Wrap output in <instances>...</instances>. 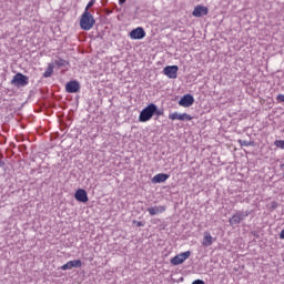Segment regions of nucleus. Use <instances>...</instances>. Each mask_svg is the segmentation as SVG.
Instances as JSON below:
<instances>
[{
	"label": "nucleus",
	"mask_w": 284,
	"mask_h": 284,
	"mask_svg": "<svg viewBox=\"0 0 284 284\" xmlns=\"http://www.w3.org/2000/svg\"><path fill=\"white\" fill-rule=\"evenodd\" d=\"M61 270H63V271L72 270V264H71V262L69 261L68 263L63 264V265L61 266Z\"/></svg>",
	"instance_id": "5701e85b"
},
{
	"label": "nucleus",
	"mask_w": 284,
	"mask_h": 284,
	"mask_svg": "<svg viewBox=\"0 0 284 284\" xmlns=\"http://www.w3.org/2000/svg\"><path fill=\"white\" fill-rule=\"evenodd\" d=\"M71 263V268L72 267H81L82 263L81 260H73V261H69Z\"/></svg>",
	"instance_id": "f3484780"
},
{
	"label": "nucleus",
	"mask_w": 284,
	"mask_h": 284,
	"mask_svg": "<svg viewBox=\"0 0 284 284\" xmlns=\"http://www.w3.org/2000/svg\"><path fill=\"white\" fill-rule=\"evenodd\" d=\"M120 6H123L125 3V0H119Z\"/></svg>",
	"instance_id": "c85d7f7f"
},
{
	"label": "nucleus",
	"mask_w": 284,
	"mask_h": 284,
	"mask_svg": "<svg viewBox=\"0 0 284 284\" xmlns=\"http://www.w3.org/2000/svg\"><path fill=\"white\" fill-rule=\"evenodd\" d=\"M179 105L182 108H190L194 105V97H192V94L183 95L179 101Z\"/></svg>",
	"instance_id": "6e6552de"
},
{
	"label": "nucleus",
	"mask_w": 284,
	"mask_h": 284,
	"mask_svg": "<svg viewBox=\"0 0 284 284\" xmlns=\"http://www.w3.org/2000/svg\"><path fill=\"white\" fill-rule=\"evenodd\" d=\"M192 284H205V282L203 280H195Z\"/></svg>",
	"instance_id": "a878e982"
},
{
	"label": "nucleus",
	"mask_w": 284,
	"mask_h": 284,
	"mask_svg": "<svg viewBox=\"0 0 284 284\" xmlns=\"http://www.w3.org/2000/svg\"><path fill=\"white\" fill-rule=\"evenodd\" d=\"M171 121H192V115L187 113L173 112L169 114Z\"/></svg>",
	"instance_id": "423d86ee"
},
{
	"label": "nucleus",
	"mask_w": 284,
	"mask_h": 284,
	"mask_svg": "<svg viewBox=\"0 0 284 284\" xmlns=\"http://www.w3.org/2000/svg\"><path fill=\"white\" fill-rule=\"evenodd\" d=\"M149 212H150V214H156V212H159V209L152 207V209H149Z\"/></svg>",
	"instance_id": "393cba45"
},
{
	"label": "nucleus",
	"mask_w": 284,
	"mask_h": 284,
	"mask_svg": "<svg viewBox=\"0 0 284 284\" xmlns=\"http://www.w3.org/2000/svg\"><path fill=\"white\" fill-rule=\"evenodd\" d=\"M209 12H210V9H207V7L196 6L192 14L193 17L201 18V17H205Z\"/></svg>",
	"instance_id": "9d476101"
},
{
	"label": "nucleus",
	"mask_w": 284,
	"mask_h": 284,
	"mask_svg": "<svg viewBox=\"0 0 284 284\" xmlns=\"http://www.w3.org/2000/svg\"><path fill=\"white\" fill-rule=\"evenodd\" d=\"M276 99L280 103H284V94H278Z\"/></svg>",
	"instance_id": "b1692460"
},
{
	"label": "nucleus",
	"mask_w": 284,
	"mask_h": 284,
	"mask_svg": "<svg viewBox=\"0 0 284 284\" xmlns=\"http://www.w3.org/2000/svg\"><path fill=\"white\" fill-rule=\"evenodd\" d=\"M129 37L133 40L145 39V30L143 29V27H138L129 33Z\"/></svg>",
	"instance_id": "0eeeda50"
},
{
	"label": "nucleus",
	"mask_w": 284,
	"mask_h": 284,
	"mask_svg": "<svg viewBox=\"0 0 284 284\" xmlns=\"http://www.w3.org/2000/svg\"><path fill=\"white\" fill-rule=\"evenodd\" d=\"M276 207H278V202H276V201H273V202L267 204V209L271 210V211L276 210Z\"/></svg>",
	"instance_id": "6ab92c4d"
},
{
	"label": "nucleus",
	"mask_w": 284,
	"mask_h": 284,
	"mask_svg": "<svg viewBox=\"0 0 284 284\" xmlns=\"http://www.w3.org/2000/svg\"><path fill=\"white\" fill-rule=\"evenodd\" d=\"M169 179H170L169 174L159 173V174L153 176L152 183H165V181H168Z\"/></svg>",
	"instance_id": "f8f14e48"
},
{
	"label": "nucleus",
	"mask_w": 284,
	"mask_h": 284,
	"mask_svg": "<svg viewBox=\"0 0 284 284\" xmlns=\"http://www.w3.org/2000/svg\"><path fill=\"white\" fill-rule=\"evenodd\" d=\"M74 196L80 203H88V192H85V190L79 189Z\"/></svg>",
	"instance_id": "9b49d317"
},
{
	"label": "nucleus",
	"mask_w": 284,
	"mask_h": 284,
	"mask_svg": "<svg viewBox=\"0 0 284 284\" xmlns=\"http://www.w3.org/2000/svg\"><path fill=\"white\" fill-rule=\"evenodd\" d=\"M281 169H283L284 168V164H281V166H280Z\"/></svg>",
	"instance_id": "7c9ffc66"
},
{
	"label": "nucleus",
	"mask_w": 284,
	"mask_h": 284,
	"mask_svg": "<svg viewBox=\"0 0 284 284\" xmlns=\"http://www.w3.org/2000/svg\"><path fill=\"white\" fill-rule=\"evenodd\" d=\"M154 114H156V104L151 103L140 112L139 121L141 123H146V121H150Z\"/></svg>",
	"instance_id": "f03ea898"
},
{
	"label": "nucleus",
	"mask_w": 284,
	"mask_h": 284,
	"mask_svg": "<svg viewBox=\"0 0 284 284\" xmlns=\"http://www.w3.org/2000/svg\"><path fill=\"white\" fill-rule=\"evenodd\" d=\"M163 73L168 79H176L179 77V65H168L163 69Z\"/></svg>",
	"instance_id": "39448f33"
},
{
	"label": "nucleus",
	"mask_w": 284,
	"mask_h": 284,
	"mask_svg": "<svg viewBox=\"0 0 284 284\" xmlns=\"http://www.w3.org/2000/svg\"><path fill=\"white\" fill-rule=\"evenodd\" d=\"M161 212H165V209H164V207H162Z\"/></svg>",
	"instance_id": "c756f323"
},
{
	"label": "nucleus",
	"mask_w": 284,
	"mask_h": 284,
	"mask_svg": "<svg viewBox=\"0 0 284 284\" xmlns=\"http://www.w3.org/2000/svg\"><path fill=\"white\" fill-rule=\"evenodd\" d=\"M274 145L277 146L280 150H284V140H276Z\"/></svg>",
	"instance_id": "a211bd4d"
},
{
	"label": "nucleus",
	"mask_w": 284,
	"mask_h": 284,
	"mask_svg": "<svg viewBox=\"0 0 284 284\" xmlns=\"http://www.w3.org/2000/svg\"><path fill=\"white\" fill-rule=\"evenodd\" d=\"M191 254L192 253L190 251H185L183 253L175 255L174 257L171 258V265H181V264L185 263V261H187V258H190Z\"/></svg>",
	"instance_id": "20e7f679"
},
{
	"label": "nucleus",
	"mask_w": 284,
	"mask_h": 284,
	"mask_svg": "<svg viewBox=\"0 0 284 284\" xmlns=\"http://www.w3.org/2000/svg\"><path fill=\"white\" fill-rule=\"evenodd\" d=\"M94 3H97V0H91V1L87 4V7H85V9H84V12H90V8H92V6H94Z\"/></svg>",
	"instance_id": "412c9836"
},
{
	"label": "nucleus",
	"mask_w": 284,
	"mask_h": 284,
	"mask_svg": "<svg viewBox=\"0 0 284 284\" xmlns=\"http://www.w3.org/2000/svg\"><path fill=\"white\" fill-rule=\"evenodd\" d=\"M202 243L205 247H210V245H212L213 243L212 235L210 233H204V239Z\"/></svg>",
	"instance_id": "ddd939ff"
},
{
	"label": "nucleus",
	"mask_w": 284,
	"mask_h": 284,
	"mask_svg": "<svg viewBox=\"0 0 284 284\" xmlns=\"http://www.w3.org/2000/svg\"><path fill=\"white\" fill-rule=\"evenodd\" d=\"M55 65H58V68H65V65L68 64V62L61 58H57L54 60Z\"/></svg>",
	"instance_id": "dca6fc26"
},
{
	"label": "nucleus",
	"mask_w": 284,
	"mask_h": 284,
	"mask_svg": "<svg viewBox=\"0 0 284 284\" xmlns=\"http://www.w3.org/2000/svg\"><path fill=\"white\" fill-rule=\"evenodd\" d=\"M81 90V84L77 81H70L65 84V91L69 92V94H74Z\"/></svg>",
	"instance_id": "1a4fd4ad"
},
{
	"label": "nucleus",
	"mask_w": 284,
	"mask_h": 284,
	"mask_svg": "<svg viewBox=\"0 0 284 284\" xmlns=\"http://www.w3.org/2000/svg\"><path fill=\"white\" fill-rule=\"evenodd\" d=\"M133 225H135V227H143V225H145V222L144 221H136V220H134L133 221Z\"/></svg>",
	"instance_id": "4be33fe9"
},
{
	"label": "nucleus",
	"mask_w": 284,
	"mask_h": 284,
	"mask_svg": "<svg viewBox=\"0 0 284 284\" xmlns=\"http://www.w3.org/2000/svg\"><path fill=\"white\" fill-rule=\"evenodd\" d=\"M94 23H97V20H94V16H92L90 11H84L80 18L81 30H85L88 32L92 30V28H94Z\"/></svg>",
	"instance_id": "f257e3e1"
},
{
	"label": "nucleus",
	"mask_w": 284,
	"mask_h": 284,
	"mask_svg": "<svg viewBox=\"0 0 284 284\" xmlns=\"http://www.w3.org/2000/svg\"><path fill=\"white\" fill-rule=\"evenodd\" d=\"M240 145H244V148H250L252 145V141L247 140H239Z\"/></svg>",
	"instance_id": "aec40b11"
},
{
	"label": "nucleus",
	"mask_w": 284,
	"mask_h": 284,
	"mask_svg": "<svg viewBox=\"0 0 284 284\" xmlns=\"http://www.w3.org/2000/svg\"><path fill=\"white\" fill-rule=\"evenodd\" d=\"M52 72H54V64L49 63L47 70L43 73L44 79L52 77Z\"/></svg>",
	"instance_id": "4468645a"
},
{
	"label": "nucleus",
	"mask_w": 284,
	"mask_h": 284,
	"mask_svg": "<svg viewBox=\"0 0 284 284\" xmlns=\"http://www.w3.org/2000/svg\"><path fill=\"white\" fill-rule=\"evenodd\" d=\"M280 239H282L284 241V229L280 233Z\"/></svg>",
	"instance_id": "bb28decb"
},
{
	"label": "nucleus",
	"mask_w": 284,
	"mask_h": 284,
	"mask_svg": "<svg viewBox=\"0 0 284 284\" xmlns=\"http://www.w3.org/2000/svg\"><path fill=\"white\" fill-rule=\"evenodd\" d=\"M155 114L158 115V116H161V111H159V108L156 106V112H155Z\"/></svg>",
	"instance_id": "cd10ccee"
},
{
	"label": "nucleus",
	"mask_w": 284,
	"mask_h": 284,
	"mask_svg": "<svg viewBox=\"0 0 284 284\" xmlns=\"http://www.w3.org/2000/svg\"><path fill=\"white\" fill-rule=\"evenodd\" d=\"M241 221H243V217H241V215H239V214H235L230 219L231 225H239V223H241Z\"/></svg>",
	"instance_id": "2eb2a0df"
},
{
	"label": "nucleus",
	"mask_w": 284,
	"mask_h": 284,
	"mask_svg": "<svg viewBox=\"0 0 284 284\" xmlns=\"http://www.w3.org/2000/svg\"><path fill=\"white\" fill-rule=\"evenodd\" d=\"M28 83H30V79L28 75H23V73H17L11 80V85L16 88H26Z\"/></svg>",
	"instance_id": "7ed1b4c3"
}]
</instances>
